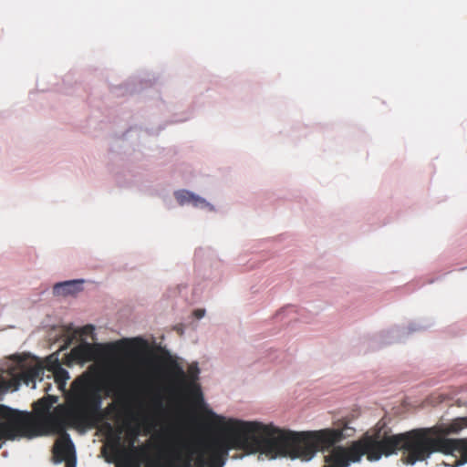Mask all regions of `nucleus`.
<instances>
[{"label": "nucleus", "mask_w": 467, "mask_h": 467, "mask_svg": "<svg viewBox=\"0 0 467 467\" xmlns=\"http://www.w3.org/2000/svg\"><path fill=\"white\" fill-rule=\"evenodd\" d=\"M466 427L467 417L456 418L446 426L419 428L399 434H390L389 430L379 427L367 431L349 447L335 446L355 433V429L342 420L336 428H328V449L333 447L328 454V467H348L350 462H359L364 455L370 462L379 461L398 451H403L401 460L410 465L425 461L434 452L451 456L458 452L460 458L446 463L457 467L467 462V438L449 439L446 436L458 433Z\"/></svg>", "instance_id": "f257e3e1"}, {"label": "nucleus", "mask_w": 467, "mask_h": 467, "mask_svg": "<svg viewBox=\"0 0 467 467\" xmlns=\"http://www.w3.org/2000/svg\"><path fill=\"white\" fill-rule=\"evenodd\" d=\"M50 389V384L45 386L47 396L33 404L37 419L30 412L15 410L28 414L32 420V433L18 438H33L48 432L60 433L64 431L67 420L78 427L94 428L116 410L114 403L109 404L105 410L101 409L100 388L93 371L84 372L71 383L67 408L58 405L50 412L51 407L58 400L57 396L48 394Z\"/></svg>", "instance_id": "f03ea898"}, {"label": "nucleus", "mask_w": 467, "mask_h": 467, "mask_svg": "<svg viewBox=\"0 0 467 467\" xmlns=\"http://www.w3.org/2000/svg\"><path fill=\"white\" fill-rule=\"evenodd\" d=\"M18 371L11 373V379L6 380L0 374V395L9 389H17L21 383L29 385L36 379L42 380L45 368L36 363L26 366L25 360L17 363ZM32 433V420L28 414L16 411L5 405L0 404V449L6 441H15L21 435Z\"/></svg>", "instance_id": "7ed1b4c3"}, {"label": "nucleus", "mask_w": 467, "mask_h": 467, "mask_svg": "<svg viewBox=\"0 0 467 467\" xmlns=\"http://www.w3.org/2000/svg\"><path fill=\"white\" fill-rule=\"evenodd\" d=\"M169 372L173 379L175 389L179 393L190 397L197 404L203 401L200 386L198 384H187V375L176 361L170 363Z\"/></svg>", "instance_id": "20e7f679"}, {"label": "nucleus", "mask_w": 467, "mask_h": 467, "mask_svg": "<svg viewBox=\"0 0 467 467\" xmlns=\"http://www.w3.org/2000/svg\"><path fill=\"white\" fill-rule=\"evenodd\" d=\"M100 344H90L82 342L74 347L69 353V358L72 361L82 363L86 361L94 360L100 353Z\"/></svg>", "instance_id": "39448f33"}, {"label": "nucleus", "mask_w": 467, "mask_h": 467, "mask_svg": "<svg viewBox=\"0 0 467 467\" xmlns=\"http://www.w3.org/2000/svg\"><path fill=\"white\" fill-rule=\"evenodd\" d=\"M76 458L74 444L68 435L58 440L54 446V459L56 462H65Z\"/></svg>", "instance_id": "423d86ee"}, {"label": "nucleus", "mask_w": 467, "mask_h": 467, "mask_svg": "<svg viewBox=\"0 0 467 467\" xmlns=\"http://www.w3.org/2000/svg\"><path fill=\"white\" fill-rule=\"evenodd\" d=\"M175 198L181 205H183V204L189 203V202L192 203V205L195 207L204 206V205L208 204L204 199L195 195L194 193H192L191 192L185 191V190L176 192Z\"/></svg>", "instance_id": "0eeeda50"}, {"label": "nucleus", "mask_w": 467, "mask_h": 467, "mask_svg": "<svg viewBox=\"0 0 467 467\" xmlns=\"http://www.w3.org/2000/svg\"><path fill=\"white\" fill-rule=\"evenodd\" d=\"M48 370L52 372L54 381L57 383V388L59 389H63L66 381L68 379L67 371L60 366V363L57 358L54 360Z\"/></svg>", "instance_id": "6e6552de"}, {"label": "nucleus", "mask_w": 467, "mask_h": 467, "mask_svg": "<svg viewBox=\"0 0 467 467\" xmlns=\"http://www.w3.org/2000/svg\"><path fill=\"white\" fill-rule=\"evenodd\" d=\"M81 282L77 280L65 281L57 283L53 287V292L57 296H67L74 294Z\"/></svg>", "instance_id": "1a4fd4ad"}, {"label": "nucleus", "mask_w": 467, "mask_h": 467, "mask_svg": "<svg viewBox=\"0 0 467 467\" xmlns=\"http://www.w3.org/2000/svg\"><path fill=\"white\" fill-rule=\"evenodd\" d=\"M200 369L197 363H192L188 368L187 384H197Z\"/></svg>", "instance_id": "9d476101"}, {"label": "nucleus", "mask_w": 467, "mask_h": 467, "mask_svg": "<svg viewBox=\"0 0 467 467\" xmlns=\"http://www.w3.org/2000/svg\"><path fill=\"white\" fill-rule=\"evenodd\" d=\"M204 309H196L193 314L195 316L196 318H202L203 316H204Z\"/></svg>", "instance_id": "9b49d317"}, {"label": "nucleus", "mask_w": 467, "mask_h": 467, "mask_svg": "<svg viewBox=\"0 0 467 467\" xmlns=\"http://www.w3.org/2000/svg\"><path fill=\"white\" fill-rule=\"evenodd\" d=\"M66 466L65 467H76V458L65 461Z\"/></svg>", "instance_id": "f8f14e48"}, {"label": "nucleus", "mask_w": 467, "mask_h": 467, "mask_svg": "<svg viewBox=\"0 0 467 467\" xmlns=\"http://www.w3.org/2000/svg\"><path fill=\"white\" fill-rule=\"evenodd\" d=\"M120 444V437L117 435L114 439V448L117 450Z\"/></svg>", "instance_id": "ddd939ff"}, {"label": "nucleus", "mask_w": 467, "mask_h": 467, "mask_svg": "<svg viewBox=\"0 0 467 467\" xmlns=\"http://www.w3.org/2000/svg\"><path fill=\"white\" fill-rule=\"evenodd\" d=\"M93 330L92 326H86L83 327V333L88 334V332H91Z\"/></svg>", "instance_id": "4468645a"}]
</instances>
